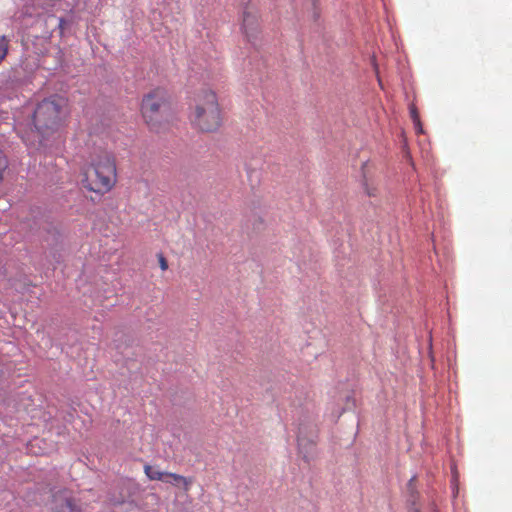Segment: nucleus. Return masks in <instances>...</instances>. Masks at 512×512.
Returning a JSON list of instances; mask_svg holds the SVG:
<instances>
[{
    "label": "nucleus",
    "mask_w": 512,
    "mask_h": 512,
    "mask_svg": "<svg viewBox=\"0 0 512 512\" xmlns=\"http://www.w3.org/2000/svg\"><path fill=\"white\" fill-rule=\"evenodd\" d=\"M166 94L163 90L157 89L144 97L142 101V113L147 123L151 124L161 107L165 105Z\"/></svg>",
    "instance_id": "nucleus-4"
},
{
    "label": "nucleus",
    "mask_w": 512,
    "mask_h": 512,
    "mask_svg": "<svg viewBox=\"0 0 512 512\" xmlns=\"http://www.w3.org/2000/svg\"><path fill=\"white\" fill-rule=\"evenodd\" d=\"M51 509L54 512H80V510H78L72 503L67 492H61L54 495Z\"/></svg>",
    "instance_id": "nucleus-7"
},
{
    "label": "nucleus",
    "mask_w": 512,
    "mask_h": 512,
    "mask_svg": "<svg viewBox=\"0 0 512 512\" xmlns=\"http://www.w3.org/2000/svg\"><path fill=\"white\" fill-rule=\"evenodd\" d=\"M8 53V41L5 37H0V63Z\"/></svg>",
    "instance_id": "nucleus-9"
},
{
    "label": "nucleus",
    "mask_w": 512,
    "mask_h": 512,
    "mask_svg": "<svg viewBox=\"0 0 512 512\" xmlns=\"http://www.w3.org/2000/svg\"><path fill=\"white\" fill-rule=\"evenodd\" d=\"M415 512H418V511H415Z\"/></svg>",
    "instance_id": "nucleus-15"
},
{
    "label": "nucleus",
    "mask_w": 512,
    "mask_h": 512,
    "mask_svg": "<svg viewBox=\"0 0 512 512\" xmlns=\"http://www.w3.org/2000/svg\"><path fill=\"white\" fill-rule=\"evenodd\" d=\"M297 441L299 453L306 461H309L313 457L315 451L314 437H306L304 434V430L300 428L297 436Z\"/></svg>",
    "instance_id": "nucleus-6"
},
{
    "label": "nucleus",
    "mask_w": 512,
    "mask_h": 512,
    "mask_svg": "<svg viewBox=\"0 0 512 512\" xmlns=\"http://www.w3.org/2000/svg\"><path fill=\"white\" fill-rule=\"evenodd\" d=\"M256 23V16L251 12L245 11L243 14V30L247 37L251 36V33L254 30V25Z\"/></svg>",
    "instance_id": "nucleus-8"
},
{
    "label": "nucleus",
    "mask_w": 512,
    "mask_h": 512,
    "mask_svg": "<svg viewBox=\"0 0 512 512\" xmlns=\"http://www.w3.org/2000/svg\"><path fill=\"white\" fill-rule=\"evenodd\" d=\"M159 263L162 270H166L168 268L167 261L163 256H160Z\"/></svg>",
    "instance_id": "nucleus-12"
},
{
    "label": "nucleus",
    "mask_w": 512,
    "mask_h": 512,
    "mask_svg": "<svg viewBox=\"0 0 512 512\" xmlns=\"http://www.w3.org/2000/svg\"><path fill=\"white\" fill-rule=\"evenodd\" d=\"M366 192L368 195H373V193L368 188H366Z\"/></svg>",
    "instance_id": "nucleus-14"
},
{
    "label": "nucleus",
    "mask_w": 512,
    "mask_h": 512,
    "mask_svg": "<svg viewBox=\"0 0 512 512\" xmlns=\"http://www.w3.org/2000/svg\"><path fill=\"white\" fill-rule=\"evenodd\" d=\"M8 167V161L7 158L3 155L2 151L0 150V182L3 179V172Z\"/></svg>",
    "instance_id": "nucleus-11"
},
{
    "label": "nucleus",
    "mask_w": 512,
    "mask_h": 512,
    "mask_svg": "<svg viewBox=\"0 0 512 512\" xmlns=\"http://www.w3.org/2000/svg\"><path fill=\"white\" fill-rule=\"evenodd\" d=\"M191 121L205 132H212L219 128L221 124L220 110L213 91H204L198 96Z\"/></svg>",
    "instance_id": "nucleus-3"
},
{
    "label": "nucleus",
    "mask_w": 512,
    "mask_h": 512,
    "mask_svg": "<svg viewBox=\"0 0 512 512\" xmlns=\"http://www.w3.org/2000/svg\"><path fill=\"white\" fill-rule=\"evenodd\" d=\"M144 471L150 480H159L175 486L183 485L185 490H188L190 485V481H188L185 477L174 473L160 471L158 468L150 465H145Z\"/></svg>",
    "instance_id": "nucleus-5"
},
{
    "label": "nucleus",
    "mask_w": 512,
    "mask_h": 512,
    "mask_svg": "<svg viewBox=\"0 0 512 512\" xmlns=\"http://www.w3.org/2000/svg\"><path fill=\"white\" fill-rule=\"evenodd\" d=\"M410 114H411V117L414 120L415 129L418 132H422V127H421V124H420V121H419V118H418V114H417V111H416L415 107H411L410 108Z\"/></svg>",
    "instance_id": "nucleus-10"
},
{
    "label": "nucleus",
    "mask_w": 512,
    "mask_h": 512,
    "mask_svg": "<svg viewBox=\"0 0 512 512\" xmlns=\"http://www.w3.org/2000/svg\"><path fill=\"white\" fill-rule=\"evenodd\" d=\"M83 186L89 191L105 193L116 182V166L113 156L104 152L99 155L83 173L81 180Z\"/></svg>",
    "instance_id": "nucleus-1"
},
{
    "label": "nucleus",
    "mask_w": 512,
    "mask_h": 512,
    "mask_svg": "<svg viewBox=\"0 0 512 512\" xmlns=\"http://www.w3.org/2000/svg\"><path fill=\"white\" fill-rule=\"evenodd\" d=\"M65 107L66 100L60 96H53L38 104L33 115V124L41 137L40 142L60 127L65 115Z\"/></svg>",
    "instance_id": "nucleus-2"
},
{
    "label": "nucleus",
    "mask_w": 512,
    "mask_h": 512,
    "mask_svg": "<svg viewBox=\"0 0 512 512\" xmlns=\"http://www.w3.org/2000/svg\"><path fill=\"white\" fill-rule=\"evenodd\" d=\"M63 22H64V21H63V19H62V18H60V19H59V27H62Z\"/></svg>",
    "instance_id": "nucleus-13"
}]
</instances>
